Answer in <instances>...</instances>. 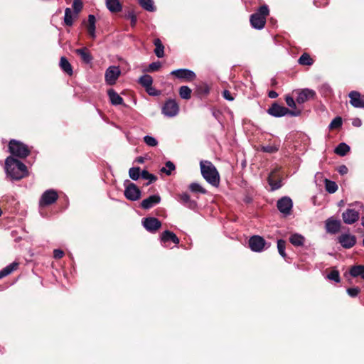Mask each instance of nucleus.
Wrapping results in <instances>:
<instances>
[{"instance_id":"obj_49","label":"nucleus","mask_w":364,"mask_h":364,"mask_svg":"<svg viewBox=\"0 0 364 364\" xmlns=\"http://www.w3.org/2000/svg\"><path fill=\"white\" fill-rule=\"evenodd\" d=\"M166 167L168 168V169H166L165 167H163L161 169V171L166 173L168 176L171 175V171H173L176 168L174 164L170 161L166 162Z\"/></svg>"},{"instance_id":"obj_52","label":"nucleus","mask_w":364,"mask_h":364,"mask_svg":"<svg viewBox=\"0 0 364 364\" xmlns=\"http://www.w3.org/2000/svg\"><path fill=\"white\" fill-rule=\"evenodd\" d=\"M161 67V64L160 62H154L149 64V68L147 69L148 72H155L159 70Z\"/></svg>"},{"instance_id":"obj_15","label":"nucleus","mask_w":364,"mask_h":364,"mask_svg":"<svg viewBox=\"0 0 364 364\" xmlns=\"http://www.w3.org/2000/svg\"><path fill=\"white\" fill-rule=\"evenodd\" d=\"M292 200L289 197H283L277 201L278 210L284 214H289L292 208Z\"/></svg>"},{"instance_id":"obj_25","label":"nucleus","mask_w":364,"mask_h":364,"mask_svg":"<svg viewBox=\"0 0 364 364\" xmlns=\"http://www.w3.org/2000/svg\"><path fill=\"white\" fill-rule=\"evenodd\" d=\"M181 203L191 209H194L197 206L195 200L191 199L190 196L187 193H183L179 195Z\"/></svg>"},{"instance_id":"obj_28","label":"nucleus","mask_w":364,"mask_h":364,"mask_svg":"<svg viewBox=\"0 0 364 364\" xmlns=\"http://www.w3.org/2000/svg\"><path fill=\"white\" fill-rule=\"evenodd\" d=\"M18 262H13L9 265L6 266L0 271V279H2L9 274H11L14 271L16 270L18 267Z\"/></svg>"},{"instance_id":"obj_58","label":"nucleus","mask_w":364,"mask_h":364,"mask_svg":"<svg viewBox=\"0 0 364 364\" xmlns=\"http://www.w3.org/2000/svg\"><path fill=\"white\" fill-rule=\"evenodd\" d=\"M352 124L354 127H359L362 124V121L359 118H355L352 121Z\"/></svg>"},{"instance_id":"obj_37","label":"nucleus","mask_w":364,"mask_h":364,"mask_svg":"<svg viewBox=\"0 0 364 364\" xmlns=\"http://www.w3.org/2000/svg\"><path fill=\"white\" fill-rule=\"evenodd\" d=\"M139 4L144 9L148 11H154L156 10L153 0H139Z\"/></svg>"},{"instance_id":"obj_13","label":"nucleus","mask_w":364,"mask_h":364,"mask_svg":"<svg viewBox=\"0 0 364 364\" xmlns=\"http://www.w3.org/2000/svg\"><path fill=\"white\" fill-rule=\"evenodd\" d=\"M142 223L146 230L150 232H154L161 227V221L154 217L144 218Z\"/></svg>"},{"instance_id":"obj_54","label":"nucleus","mask_w":364,"mask_h":364,"mask_svg":"<svg viewBox=\"0 0 364 364\" xmlns=\"http://www.w3.org/2000/svg\"><path fill=\"white\" fill-rule=\"evenodd\" d=\"M360 291V289L359 287H353V288H348L347 289L348 294L351 297H355Z\"/></svg>"},{"instance_id":"obj_44","label":"nucleus","mask_w":364,"mask_h":364,"mask_svg":"<svg viewBox=\"0 0 364 364\" xmlns=\"http://www.w3.org/2000/svg\"><path fill=\"white\" fill-rule=\"evenodd\" d=\"M329 280L334 281L336 283L341 282L340 273L338 270L333 269L326 276Z\"/></svg>"},{"instance_id":"obj_29","label":"nucleus","mask_w":364,"mask_h":364,"mask_svg":"<svg viewBox=\"0 0 364 364\" xmlns=\"http://www.w3.org/2000/svg\"><path fill=\"white\" fill-rule=\"evenodd\" d=\"M154 45L155 46L154 50L155 55L158 58H163L164 56V46L161 41L159 38H155L154 40Z\"/></svg>"},{"instance_id":"obj_61","label":"nucleus","mask_w":364,"mask_h":364,"mask_svg":"<svg viewBox=\"0 0 364 364\" xmlns=\"http://www.w3.org/2000/svg\"><path fill=\"white\" fill-rule=\"evenodd\" d=\"M277 85V80H276L275 78H272V79L271 80V85H272V87H275Z\"/></svg>"},{"instance_id":"obj_21","label":"nucleus","mask_w":364,"mask_h":364,"mask_svg":"<svg viewBox=\"0 0 364 364\" xmlns=\"http://www.w3.org/2000/svg\"><path fill=\"white\" fill-rule=\"evenodd\" d=\"M75 53L79 55L81 60L86 64H89L93 60V58L89 51V50L86 48H82L75 50Z\"/></svg>"},{"instance_id":"obj_55","label":"nucleus","mask_w":364,"mask_h":364,"mask_svg":"<svg viewBox=\"0 0 364 364\" xmlns=\"http://www.w3.org/2000/svg\"><path fill=\"white\" fill-rule=\"evenodd\" d=\"M223 96L225 100L228 101H232L234 100V97H232L231 92L228 90H225L223 91Z\"/></svg>"},{"instance_id":"obj_12","label":"nucleus","mask_w":364,"mask_h":364,"mask_svg":"<svg viewBox=\"0 0 364 364\" xmlns=\"http://www.w3.org/2000/svg\"><path fill=\"white\" fill-rule=\"evenodd\" d=\"M350 104L355 108L364 109V95L358 91L353 90L348 93Z\"/></svg>"},{"instance_id":"obj_27","label":"nucleus","mask_w":364,"mask_h":364,"mask_svg":"<svg viewBox=\"0 0 364 364\" xmlns=\"http://www.w3.org/2000/svg\"><path fill=\"white\" fill-rule=\"evenodd\" d=\"M123 17L125 19L130 20V25L132 28H134L137 23V15L133 9H129L124 11Z\"/></svg>"},{"instance_id":"obj_56","label":"nucleus","mask_w":364,"mask_h":364,"mask_svg":"<svg viewBox=\"0 0 364 364\" xmlns=\"http://www.w3.org/2000/svg\"><path fill=\"white\" fill-rule=\"evenodd\" d=\"M63 255H64V252L63 250H59V249L54 250L53 257L55 259H61L63 257Z\"/></svg>"},{"instance_id":"obj_57","label":"nucleus","mask_w":364,"mask_h":364,"mask_svg":"<svg viewBox=\"0 0 364 364\" xmlns=\"http://www.w3.org/2000/svg\"><path fill=\"white\" fill-rule=\"evenodd\" d=\"M348 168L345 165H341L338 168V171L341 175H345L348 173Z\"/></svg>"},{"instance_id":"obj_18","label":"nucleus","mask_w":364,"mask_h":364,"mask_svg":"<svg viewBox=\"0 0 364 364\" xmlns=\"http://www.w3.org/2000/svg\"><path fill=\"white\" fill-rule=\"evenodd\" d=\"M316 96V92L313 90L303 89L299 92L296 101L299 104H303L311 99H314Z\"/></svg>"},{"instance_id":"obj_51","label":"nucleus","mask_w":364,"mask_h":364,"mask_svg":"<svg viewBox=\"0 0 364 364\" xmlns=\"http://www.w3.org/2000/svg\"><path fill=\"white\" fill-rule=\"evenodd\" d=\"M144 141L150 146H156L158 144L157 140L151 136H145L144 137Z\"/></svg>"},{"instance_id":"obj_11","label":"nucleus","mask_w":364,"mask_h":364,"mask_svg":"<svg viewBox=\"0 0 364 364\" xmlns=\"http://www.w3.org/2000/svg\"><path fill=\"white\" fill-rule=\"evenodd\" d=\"M121 71L117 66L109 67L105 72V81L109 85H113L116 83L117 80L119 77Z\"/></svg>"},{"instance_id":"obj_7","label":"nucleus","mask_w":364,"mask_h":364,"mask_svg":"<svg viewBox=\"0 0 364 364\" xmlns=\"http://www.w3.org/2000/svg\"><path fill=\"white\" fill-rule=\"evenodd\" d=\"M58 198V194L55 190H47L42 194L39 201V205L41 207H46L50 205L55 203Z\"/></svg>"},{"instance_id":"obj_23","label":"nucleus","mask_w":364,"mask_h":364,"mask_svg":"<svg viewBox=\"0 0 364 364\" xmlns=\"http://www.w3.org/2000/svg\"><path fill=\"white\" fill-rule=\"evenodd\" d=\"M106 6L112 13H118L122 10L119 0H105Z\"/></svg>"},{"instance_id":"obj_62","label":"nucleus","mask_w":364,"mask_h":364,"mask_svg":"<svg viewBox=\"0 0 364 364\" xmlns=\"http://www.w3.org/2000/svg\"><path fill=\"white\" fill-rule=\"evenodd\" d=\"M361 220H362L361 224L364 227V216L362 217Z\"/></svg>"},{"instance_id":"obj_6","label":"nucleus","mask_w":364,"mask_h":364,"mask_svg":"<svg viewBox=\"0 0 364 364\" xmlns=\"http://www.w3.org/2000/svg\"><path fill=\"white\" fill-rule=\"evenodd\" d=\"M124 185L125 190L124 194L127 199L135 201L141 198V191L136 184L130 182L129 180H127L124 182Z\"/></svg>"},{"instance_id":"obj_43","label":"nucleus","mask_w":364,"mask_h":364,"mask_svg":"<svg viewBox=\"0 0 364 364\" xmlns=\"http://www.w3.org/2000/svg\"><path fill=\"white\" fill-rule=\"evenodd\" d=\"M189 189L193 193H200L202 194H205L207 193V191L197 183H191Z\"/></svg>"},{"instance_id":"obj_20","label":"nucleus","mask_w":364,"mask_h":364,"mask_svg":"<svg viewBox=\"0 0 364 364\" xmlns=\"http://www.w3.org/2000/svg\"><path fill=\"white\" fill-rule=\"evenodd\" d=\"M107 95L112 105H123L126 106V105L124 103L123 98L114 89H109L107 90Z\"/></svg>"},{"instance_id":"obj_9","label":"nucleus","mask_w":364,"mask_h":364,"mask_svg":"<svg viewBox=\"0 0 364 364\" xmlns=\"http://www.w3.org/2000/svg\"><path fill=\"white\" fill-rule=\"evenodd\" d=\"M248 244L251 250L259 252L264 250L267 242L262 237L259 235H253L249 239Z\"/></svg>"},{"instance_id":"obj_38","label":"nucleus","mask_w":364,"mask_h":364,"mask_svg":"<svg viewBox=\"0 0 364 364\" xmlns=\"http://www.w3.org/2000/svg\"><path fill=\"white\" fill-rule=\"evenodd\" d=\"M192 90L188 86L183 85L179 88V95L182 99L189 100L191 97Z\"/></svg>"},{"instance_id":"obj_45","label":"nucleus","mask_w":364,"mask_h":364,"mask_svg":"<svg viewBox=\"0 0 364 364\" xmlns=\"http://www.w3.org/2000/svg\"><path fill=\"white\" fill-rule=\"evenodd\" d=\"M140 171L139 167H132L129 170V176L132 180L136 181L141 176Z\"/></svg>"},{"instance_id":"obj_31","label":"nucleus","mask_w":364,"mask_h":364,"mask_svg":"<svg viewBox=\"0 0 364 364\" xmlns=\"http://www.w3.org/2000/svg\"><path fill=\"white\" fill-rule=\"evenodd\" d=\"M305 241V238L300 234H293L289 237V242L294 246L300 247L303 246Z\"/></svg>"},{"instance_id":"obj_5","label":"nucleus","mask_w":364,"mask_h":364,"mask_svg":"<svg viewBox=\"0 0 364 364\" xmlns=\"http://www.w3.org/2000/svg\"><path fill=\"white\" fill-rule=\"evenodd\" d=\"M267 113L274 117H282L285 115H291L293 117L299 116L301 113V110H291L284 106L280 105L277 102H274L267 109Z\"/></svg>"},{"instance_id":"obj_2","label":"nucleus","mask_w":364,"mask_h":364,"mask_svg":"<svg viewBox=\"0 0 364 364\" xmlns=\"http://www.w3.org/2000/svg\"><path fill=\"white\" fill-rule=\"evenodd\" d=\"M200 167L204 179L212 186L218 187L220 184V175L213 163L210 161H201Z\"/></svg>"},{"instance_id":"obj_24","label":"nucleus","mask_w":364,"mask_h":364,"mask_svg":"<svg viewBox=\"0 0 364 364\" xmlns=\"http://www.w3.org/2000/svg\"><path fill=\"white\" fill-rule=\"evenodd\" d=\"M95 23H96L95 16L92 14H90L88 16V21H87V23L86 24V27H87V32L92 38H95L96 36H95V29H96Z\"/></svg>"},{"instance_id":"obj_16","label":"nucleus","mask_w":364,"mask_h":364,"mask_svg":"<svg viewBox=\"0 0 364 364\" xmlns=\"http://www.w3.org/2000/svg\"><path fill=\"white\" fill-rule=\"evenodd\" d=\"M360 214L354 209H347L342 214V218L346 224H353L359 219Z\"/></svg>"},{"instance_id":"obj_10","label":"nucleus","mask_w":364,"mask_h":364,"mask_svg":"<svg viewBox=\"0 0 364 364\" xmlns=\"http://www.w3.org/2000/svg\"><path fill=\"white\" fill-rule=\"evenodd\" d=\"M179 111L178 103L172 99L168 100L162 107V113L167 117H174Z\"/></svg>"},{"instance_id":"obj_34","label":"nucleus","mask_w":364,"mask_h":364,"mask_svg":"<svg viewBox=\"0 0 364 364\" xmlns=\"http://www.w3.org/2000/svg\"><path fill=\"white\" fill-rule=\"evenodd\" d=\"M139 83L144 87L148 88L153 84V78L149 75H144L139 79Z\"/></svg>"},{"instance_id":"obj_63","label":"nucleus","mask_w":364,"mask_h":364,"mask_svg":"<svg viewBox=\"0 0 364 364\" xmlns=\"http://www.w3.org/2000/svg\"><path fill=\"white\" fill-rule=\"evenodd\" d=\"M363 245L364 246V237H363Z\"/></svg>"},{"instance_id":"obj_30","label":"nucleus","mask_w":364,"mask_h":364,"mask_svg":"<svg viewBox=\"0 0 364 364\" xmlns=\"http://www.w3.org/2000/svg\"><path fill=\"white\" fill-rule=\"evenodd\" d=\"M349 274L353 277H357L360 276L363 278L364 275V265H353L349 269Z\"/></svg>"},{"instance_id":"obj_59","label":"nucleus","mask_w":364,"mask_h":364,"mask_svg":"<svg viewBox=\"0 0 364 364\" xmlns=\"http://www.w3.org/2000/svg\"><path fill=\"white\" fill-rule=\"evenodd\" d=\"M268 97L272 99L277 98L278 97V93L274 90H271L268 93Z\"/></svg>"},{"instance_id":"obj_33","label":"nucleus","mask_w":364,"mask_h":364,"mask_svg":"<svg viewBox=\"0 0 364 364\" xmlns=\"http://www.w3.org/2000/svg\"><path fill=\"white\" fill-rule=\"evenodd\" d=\"M279 149V144H273L268 145H262L260 147V151L265 153L274 154L278 151Z\"/></svg>"},{"instance_id":"obj_35","label":"nucleus","mask_w":364,"mask_h":364,"mask_svg":"<svg viewBox=\"0 0 364 364\" xmlns=\"http://www.w3.org/2000/svg\"><path fill=\"white\" fill-rule=\"evenodd\" d=\"M298 63L301 65H311L314 63V60L309 54L304 53L299 57Z\"/></svg>"},{"instance_id":"obj_36","label":"nucleus","mask_w":364,"mask_h":364,"mask_svg":"<svg viewBox=\"0 0 364 364\" xmlns=\"http://www.w3.org/2000/svg\"><path fill=\"white\" fill-rule=\"evenodd\" d=\"M210 92L209 87L206 84H203L197 87L195 94L198 97H203L207 95Z\"/></svg>"},{"instance_id":"obj_46","label":"nucleus","mask_w":364,"mask_h":364,"mask_svg":"<svg viewBox=\"0 0 364 364\" xmlns=\"http://www.w3.org/2000/svg\"><path fill=\"white\" fill-rule=\"evenodd\" d=\"M285 248H286V242L282 240H278L277 241V249L279 255L284 258L286 259L287 254L285 252Z\"/></svg>"},{"instance_id":"obj_1","label":"nucleus","mask_w":364,"mask_h":364,"mask_svg":"<svg viewBox=\"0 0 364 364\" xmlns=\"http://www.w3.org/2000/svg\"><path fill=\"white\" fill-rule=\"evenodd\" d=\"M5 170L11 180L20 181L28 176L27 166L11 156H8L5 160Z\"/></svg>"},{"instance_id":"obj_50","label":"nucleus","mask_w":364,"mask_h":364,"mask_svg":"<svg viewBox=\"0 0 364 364\" xmlns=\"http://www.w3.org/2000/svg\"><path fill=\"white\" fill-rule=\"evenodd\" d=\"M285 102L287 103V105L292 108L293 109L292 110H299L297 108H296V102L294 98L289 95H287L285 97Z\"/></svg>"},{"instance_id":"obj_17","label":"nucleus","mask_w":364,"mask_h":364,"mask_svg":"<svg viewBox=\"0 0 364 364\" xmlns=\"http://www.w3.org/2000/svg\"><path fill=\"white\" fill-rule=\"evenodd\" d=\"M326 232L331 234H336L340 231L341 223L340 220L329 218L325 223Z\"/></svg>"},{"instance_id":"obj_22","label":"nucleus","mask_w":364,"mask_h":364,"mask_svg":"<svg viewBox=\"0 0 364 364\" xmlns=\"http://www.w3.org/2000/svg\"><path fill=\"white\" fill-rule=\"evenodd\" d=\"M161 240L163 242L171 241L176 245L180 242V240L176 236V235L170 230H165L164 232H162L161 236Z\"/></svg>"},{"instance_id":"obj_26","label":"nucleus","mask_w":364,"mask_h":364,"mask_svg":"<svg viewBox=\"0 0 364 364\" xmlns=\"http://www.w3.org/2000/svg\"><path fill=\"white\" fill-rule=\"evenodd\" d=\"M59 65L64 73H65L70 76L73 75V66L65 56L60 58Z\"/></svg>"},{"instance_id":"obj_3","label":"nucleus","mask_w":364,"mask_h":364,"mask_svg":"<svg viewBox=\"0 0 364 364\" xmlns=\"http://www.w3.org/2000/svg\"><path fill=\"white\" fill-rule=\"evenodd\" d=\"M269 15V10L266 4L259 7L257 11L250 17L251 26L256 29H262L266 23V18Z\"/></svg>"},{"instance_id":"obj_41","label":"nucleus","mask_w":364,"mask_h":364,"mask_svg":"<svg viewBox=\"0 0 364 364\" xmlns=\"http://www.w3.org/2000/svg\"><path fill=\"white\" fill-rule=\"evenodd\" d=\"M141 176L143 179L149 180V182L146 184V186L153 182H155L157 180V177L155 175L150 173L146 170H143L141 171Z\"/></svg>"},{"instance_id":"obj_48","label":"nucleus","mask_w":364,"mask_h":364,"mask_svg":"<svg viewBox=\"0 0 364 364\" xmlns=\"http://www.w3.org/2000/svg\"><path fill=\"white\" fill-rule=\"evenodd\" d=\"M343 124L342 118L341 117H335L329 124L330 129H339Z\"/></svg>"},{"instance_id":"obj_60","label":"nucleus","mask_w":364,"mask_h":364,"mask_svg":"<svg viewBox=\"0 0 364 364\" xmlns=\"http://www.w3.org/2000/svg\"><path fill=\"white\" fill-rule=\"evenodd\" d=\"M136 161L139 164H143L144 162V158L142 156H139L136 159Z\"/></svg>"},{"instance_id":"obj_19","label":"nucleus","mask_w":364,"mask_h":364,"mask_svg":"<svg viewBox=\"0 0 364 364\" xmlns=\"http://www.w3.org/2000/svg\"><path fill=\"white\" fill-rule=\"evenodd\" d=\"M160 201L161 197L159 195H152L141 201V207L143 209L149 210L155 205L159 203Z\"/></svg>"},{"instance_id":"obj_14","label":"nucleus","mask_w":364,"mask_h":364,"mask_svg":"<svg viewBox=\"0 0 364 364\" xmlns=\"http://www.w3.org/2000/svg\"><path fill=\"white\" fill-rule=\"evenodd\" d=\"M338 242L346 249H350L356 244V237L355 235L344 233L338 237Z\"/></svg>"},{"instance_id":"obj_39","label":"nucleus","mask_w":364,"mask_h":364,"mask_svg":"<svg viewBox=\"0 0 364 364\" xmlns=\"http://www.w3.org/2000/svg\"><path fill=\"white\" fill-rule=\"evenodd\" d=\"M325 188L326 191L329 193H334L338 190V185L333 181L326 179Z\"/></svg>"},{"instance_id":"obj_42","label":"nucleus","mask_w":364,"mask_h":364,"mask_svg":"<svg viewBox=\"0 0 364 364\" xmlns=\"http://www.w3.org/2000/svg\"><path fill=\"white\" fill-rule=\"evenodd\" d=\"M64 22L68 26H71L73 24V14L70 8H66L65 10Z\"/></svg>"},{"instance_id":"obj_47","label":"nucleus","mask_w":364,"mask_h":364,"mask_svg":"<svg viewBox=\"0 0 364 364\" xmlns=\"http://www.w3.org/2000/svg\"><path fill=\"white\" fill-rule=\"evenodd\" d=\"M83 8V4L81 0H73V9L75 14V18L77 17L78 14L82 11Z\"/></svg>"},{"instance_id":"obj_40","label":"nucleus","mask_w":364,"mask_h":364,"mask_svg":"<svg viewBox=\"0 0 364 364\" xmlns=\"http://www.w3.org/2000/svg\"><path fill=\"white\" fill-rule=\"evenodd\" d=\"M274 172H271L268 176V183L269 186H271L272 190L278 189L281 186V181L279 180L274 179Z\"/></svg>"},{"instance_id":"obj_8","label":"nucleus","mask_w":364,"mask_h":364,"mask_svg":"<svg viewBox=\"0 0 364 364\" xmlns=\"http://www.w3.org/2000/svg\"><path fill=\"white\" fill-rule=\"evenodd\" d=\"M171 75L183 82H192L196 78V73L188 69L181 68L171 72Z\"/></svg>"},{"instance_id":"obj_32","label":"nucleus","mask_w":364,"mask_h":364,"mask_svg":"<svg viewBox=\"0 0 364 364\" xmlns=\"http://www.w3.org/2000/svg\"><path fill=\"white\" fill-rule=\"evenodd\" d=\"M350 146L347 144L342 142L336 147L334 152L338 156H344L350 151Z\"/></svg>"},{"instance_id":"obj_53","label":"nucleus","mask_w":364,"mask_h":364,"mask_svg":"<svg viewBox=\"0 0 364 364\" xmlns=\"http://www.w3.org/2000/svg\"><path fill=\"white\" fill-rule=\"evenodd\" d=\"M145 90L151 96H159L161 95V91L156 90L152 85L146 88Z\"/></svg>"},{"instance_id":"obj_4","label":"nucleus","mask_w":364,"mask_h":364,"mask_svg":"<svg viewBox=\"0 0 364 364\" xmlns=\"http://www.w3.org/2000/svg\"><path fill=\"white\" fill-rule=\"evenodd\" d=\"M11 156L25 159L31 154L30 148L24 143L16 139H11L8 145Z\"/></svg>"}]
</instances>
